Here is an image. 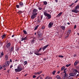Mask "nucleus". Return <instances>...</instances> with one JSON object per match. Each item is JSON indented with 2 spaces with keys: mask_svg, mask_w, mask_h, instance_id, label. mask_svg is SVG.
<instances>
[{
  "mask_svg": "<svg viewBox=\"0 0 79 79\" xmlns=\"http://www.w3.org/2000/svg\"><path fill=\"white\" fill-rule=\"evenodd\" d=\"M22 70H23V66L21 65H19L18 66L17 69H15V73H19V72L21 71Z\"/></svg>",
  "mask_w": 79,
  "mask_h": 79,
  "instance_id": "1",
  "label": "nucleus"
},
{
  "mask_svg": "<svg viewBox=\"0 0 79 79\" xmlns=\"http://www.w3.org/2000/svg\"><path fill=\"white\" fill-rule=\"evenodd\" d=\"M42 35V34L41 33V30H39L37 32V34L36 35L37 38H41Z\"/></svg>",
  "mask_w": 79,
  "mask_h": 79,
  "instance_id": "2",
  "label": "nucleus"
},
{
  "mask_svg": "<svg viewBox=\"0 0 79 79\" xmlns=\"http://www.w3.org/2000/svg\"><path fill=\"white\" fill-rule=\"evenodd\" d=\"M42 48H40L38 51H35L34 53L36 55H37V56H39V55H41L42 54L40 53H39V52L40 51L42 50Z\"/></svg>",
  "mask_w": 79,
  "mask_h": 79,
  "instance_id": "3",
  "label": "nucleus"
},
{
  "mask_svg": "<svg viewBox=\"0 0 79 79\" xmlns=\"http://www.w3.org/2000/svg\"><path fill=\"white\" fill-rule=\"evenodd\" d=\"M44 16H47V17H48V19H50V18H51V15L49 14H48L47 12H44Z\"/></svg>",
  "mask_w": 79,
  "mask_h": 79,
  "instance_id": "4",
  "label": "nucleus"
},
{
  "mask_svg": "<svg viewBox=\"0 0 79 79\" xmlns=\"http://www.w3.org/2000/svg\"><path fill=\"white\" fill-rule=\"evenodd\" d=\"M79 9L78 8H77V6H76L75 7V8L73 10H72V12H73V13H77L79 11L77 10Z\"/></svg>",
  "mask_w": 79,
  "mask_h": 79,
  "instance_id": "5",
  "label": "nucleus"
},
{
  "mask_svg": "<svg viewBox=\"0 0 79 79\" xmlns=\"http://www.w3.org/2000/svg\"><path fill=\"white\" fill-rule=\"evenodd\" d=\"M32 15L31 16V19H35L36 18V16L37 15V13H35V14H32Z\"/></svg>",
  "mask_w": 79,
  "mask_h": 79,
  "instance_id": "6",
  "label": "nucleus"
},
{
  "mask_svg": "<svg viewBox=\"0 0 79 79\" xmlns=\"http://www.w3.org/2000/svg\"><path fill=\"white\" fill-rule=\"evenodd\" d=\"M53 25V23L50 22L48 24V28H51V27H52V26Z\"/></svg>",
  "mask_w": 79,
  "mask_h": 79,
  "instance_id": "7",
  "label": "nucleus"
},
{
  "mask_svg": "<svg viewBox=\"0 0 79 79\" xmlns=\"http://www.w3.org/2000/svg\"><path fill=\"white\" fill-rule=\"evenodd\" d=\"M38 11V10L36 9H34L33 10V12L32 13V14H35V13H37L36 12H37Z\"/></svg>",
  "mask_w": 79,
  "mask_h": 79,
  "instance_id": "8",
  "label": "nucleus"
},
{
  "mask_svg": "<svg viewBox=\"0 0 79 79\" xmlns=\"http://www.w3.org/2000/svg\"><path fill=\"white\" fill-rule=\"evenodd\" d=\"M10 61H6L5 62V65L6 66H8L9 65H10Z\"/></svg>",
  "mask_w": 79,
  "mask_h": 79,
  "instance_id": "9",
  "label": "nucleus"
},
{
  "mask_svg": "<svg viewBox=\"0 0 79 79\" xmlns=\"http://www.w3.org/2000/svg\"><path fill=\"white\" fill-rule=\"evenodd\" d=\"M19 6H20V8H21V7H23V6H24V4H23V2H21L19 3Z\"/></svg>",
  "mask_w": 79,
  "mask_h": 79,
  "instance_id": "10",
  "label": "nucleus"
},
{
  "mask_svg": "<svg viewBox=\"0 0 79 79\" xmlns=\"http://www.w3.org/2000/svg\"><path fill=\"white\" fill-rule=\"evenodd\" d=\"M49 45H46V46H44L43 48H42V50H43V51H44V50H45V48H47V47H48Z\"/></svg>",
  "mask_w": 79,
  "mask_h": 79,
  "instance_id": "11",
  "label": "nucleus"
},
{
  "mask_svg": "<svg viewBox=\"0 0 79 79\" xmlns=\"http://www.w3.org/2000/svg\"><path fill=\"white\" fill-rule=\"evenodd\" d=\"M69 75L70 76L72 77H74V76H76V74L75 73H71L69 74Z\"/></svg>",
  "mask_w": 79,
  "mask_h": 79,
  "instance_id": "12",
  "label": "nucleus"
},
{
  "mask_svg": "<svg viewBox=\"0 0 79 79\" xmlns=\"http://www.w3.org/2000/svg\"><path fill=\"white\" fill-rule=\"evenodd\" d=\"M60 29H61L63 31H64V30L65 29V26H61L60 27Z\"/></svg>",
  "mask_w": 79,
  "mask_h": 79,
  "instance_id": "13",
  "label": "nucleus"
},
{
  "mask_svg": "<svg viewBox=\"0 0 79 79\" xmlns=\"http://www.w3.org/2000/svg\"><path fill=\"white\" fill-rule=\"evenodd\" d=\"M11 45V43H7V45H6V48H8L9 47H10V46Z\"/></svg>",
  "mask_w": 79,
  "mask_h": 79,
  "instance_id": "14",
  "label": "nucleus"
},
{
  "mask_svg": "<svg viewBox=\"0 0 79 79\" xmlns=\"http://www.w3.org/2000/svg\"><path fill=\"white\" fill-rule=\"evenodd\" d=\"M27 39V37H26L25 38L22 37L21 38V41H23V40H25Z\"/></svg>",
  "mask_w": 79,
  "mask_h": 79,
  "instance_id": "15",
  "label": "nucleus"
},
{
  "mask_svg": "<svg viewBox=\"0 0 79 79\" xmlns=\"http://www.w3.org/2000/svg\"><path fill=\"white\" fill-rule=\"evenodd\" d=\"M67 79H73V77H72L71 76H67Z\"/></svg>",
  "mask_w": 79,
  "mask_h": 79,
  "instance_id": "16",
  "label": "nucleus"
},
{
  "mask_svg": "<svg viewBox=\"0 0 79 79\" xmlns=\"http://www.w3.org/2000/svg\"><path fill=\"white\" fill-rule=\"evenodd\" d=\"M78 63H79V61L76 60L74 63V66H76Z\"/></svg>",
  "mask_w": 79,
  "mask_h": 79,
  "instance_id": "17",
  "label": "nucleus"
},
{
  "mask_svg": "<svg viewBox=\"0 0 79 79\" xmlns=\"http://www.w3.org/2000/svg\"><path fill=\"white\" fill-rule=\"evenodd\" d=\"M63 12H60V13L57 16V17H60V16H61L62 15Z\"/></svg>",
  "mask_w": 79,
  "mask_h": 79,
  "instance_id": "18",
  "label": "nucleus"
},
{
  "mask_svg": "<svg viewBox=\"0 0 79 79\" xmlns=\"http://www.w3.org/2000/svg\"><path fill=\"white\" fill-rule=\"evenodd\" d=\"M6 37V35L5 34H3L2 35V36H1V37H2V39H4V37Z\"/></svg>",
  "mask_w": 79,
  "mask_h": 79,
  "instance_id": "19",
  "label": "nucleus"
},
{
  "mask_svg": "<svg viewBox=\"0 0 79 79\" xmlns=\"http://www.w3.org/2000/svg\"><path fill=\"white\" fill-rule=\"evenodd\" d=\"M5 58H6V61H7L8 60V55H6L5 56Z\"/></svg>",
  "mask_w": 79,
  "mask_h": 79,
  "instance_id": "20",
  "label": "nucleus"
},
{
  "mask_svg": "<svg viewBox=\"0 0 79 79\" xmlns=\"http://www.w3.org/2000/svg\"><path fill=\"white\" fill-rule=\"evenodd\" d=\"M31 44H33L34 43H35V40L33 39L31 41Z\"/></svg>",
  "mask_w": 79,
  "mask_h": 79,
  "instance_id": "21",
  "label": "nucleus"
},
{
  "mask_svg": "<svg viewBox=\"0 0 79 79\" xmlns=\"http://www.w3.org/2000/svg\"><path fill=\"white\" fill-rule=\"evenodd\" d=\"M56 78L57 79H61L60 76L57 75L56 76Z\"/></svg>",
  "mask_w": 79,
  "mask_h": 79,
  "instance_id": "22",
  "label": "nucleus"
},
{
  "mask_svg": "<svg viewBox=\"0 0 79 79\" xmlns=\"http://www.w3.org/2000/svg\"><path fill=\"white\" fill-rule=\"evenodd\" d=\"M71 33V30H69L67 32V34H68V35H69Z\"/></svg>",
  "mask_w": 79,
  "mask_h": 79,
  "instance_id": "23",
  "label": "nucleus"
},
{
  "mask_svg": "<svg viewBox=\"0 0 79 79\" xmlns=\"http://www.w3.org/2000/svg\"><path fill=\"white\" fill-rule=\"evenodd\" d=\"M39 26V25H37L34 28V30L35 31L36 30H37V28H38V27Z\"/></svg>",
  "mask_w": 79,
  "mask_h": 79,
  "instance_id": "24",
  "label": "nucleus"
},
{
  "mask_svg": "<svg viewBox=\"0 0 79 79\" xmlns=\"http://www.w3.org/2000/svg\"><path fill=\"white\" fill-rule=\"evenodd\" d=\"M13 50H14V48L13 47H12L10 49V52H12L13 51Z\"/></svg>",
  "mask_w": 79,
  "mask_h": 79,
  "instance_id": "25",
  "label": "nucleus"
},
{
  "mask_svg": "<svg viewBox=\"0 0 79 79\" xmlns=\"http://www.w3.org/2000/svg\"><path fill=\"white\" fill-rule=\"evenodd\" d=\"M23 11L21 10H19L18 12L17 13L18 14H21V13H22Z\"/></svg>",
  "mask_w": 79,
  "mask_h": 79,
  "instance_id": "26",
  "label": "nucleus"
},
{
  "mask_svg": "<svg viewBox=\"0 0 79 79\" xmlns=\"http://www.w3.org/2000/svg\"><path fill=\"white\" fill-rule=\"evenodd\" d=\"M38 19L39 21H40V20H41L42 19V18H43V16L42 15H41V19H40L39 18V17H38Z\"/></svg>",
  "mask_w": 79,
  "mask_h": 79,
  "instance_id": "27",
  "label": "nucleus"
},
{
  "mask_svg": "<svg viewBox=\"0 0 79 79\" xmlns=\"http://www.w3.org/2000/svg\"><path fill=\"white\" fill-rule=\"evenodd\" d=\"M43 3H44V5H47V2L46 1H44L43 2Z\"/></svg>",
  "mask_w": 79,
  "mask_h": 79,
  "instance_id": "28",
  "label": "nucleus"
},
{
  "mask_svg": "<svg viewBox=\"0 0 79 79\" xmlns=\"http://www.w3.org/2000/svg\"><path fill=\"white\" fill-rule=\"evenodd\" d=\"M73 73H77V69H74L73 70Z\"/></svg>",
  "mask_w": 79,
  "mask_h": 79,
  "instance_id": "29",
  "label": "nucleus"
},
{
  "mask_svg": "<svg viewBox=\"0 0 79 79\" xmlns=\"http://www.w3.org/2000/svg\"><path fill=\"white\" fill-rule=\"evenodd\" d=\"M52 78L51 77H46L45 79H51Z\"/></svg>",
  "mask_w": 79,
  "mask_h": 79,
  "instance_id": "30",
  "label": "nucleus"
},
{
  "mask_svg": "<svg viewBox=\"0 0 79 79\" xmlns=\"http://www.w3.org/2000/svg\"><path fill=\"white\" fill-rule=\"evenodd\" d=\"M23 32L24 33V34H25V35H26L27 34V32H26V30H23Z\"/></svg>",
  "mask_w": 79,
  "mask_h": 79,
  "instance_id": "31",
  "label": "nucleus"
},
{
  "mask_svg": "<svg viewBox=\"0 0 79 79\" xmlns=\"http://www.w3.org/2000/svg\"><path fill=\"white\" fill-rule=\"evenodd\" d=\"M27 64V61H25L24 62V65H26V64Z\"/></svg>",
  "mask_w": 79,
  "mask_h": 79,
  "instance_id": "32",
  "label": "nucleus"
},
{
  "mask_svg": "<svg viewBox=\"0 0 79 79\" xmlns=\"http://www.w3.org/2000/svg\"><path fill=\"white\" fill-rule=\"evenodd\" d=\"M56 73V71L54 70L52 72V74L53 75H55V73Z\"/></svg>",
  "mask_w": 79,
  "mask_h": 79,
  "instance_id": "33",
  "label": "nucleus"
},
{
  "mask_svg": "<svg viewBox=\"0 0 79 79\" xmlns=\"http://www.w3.org/2000/svg\"><path fill=\"white\" fill-rule=\"evenodd\" d=\"M65 68V67L64 66L62 67L61 68V71H62L63 70V69H64Z\"/></svg>",
  "mask_w": 79,
  "mask_h": 79,
  "instance_id": "34",
  "label": "nucleus"
},
{
  "mask_svg": "<svg viewBox=\"0 0 79 79\" xmlns=\"http://www.w3.org/2000/svg\"><path fill=\"white\" fill-rule=\"evenodd\" d=\"M58 56L59 58H63L64 57L62 55H59Z\"/></svg>",
  "mask_w": 79,
  "mask_h": 79,
  "instance_id": "35",
  "label": "nucleus"
},
{
  "mask_svg": "<svg viewBox=\"0 0 79 79\" xmlns=\"http://www.w3.org/2000/svg\"><path fill=\"white\" fill-rule=\"evenodd\" d=\"M66 66V67H69V66H71V64H67Z\"/></svg>",
  "mask_w": 79,
  "mask_h": 79,
  "instance_id": "36",
  "label": "nucleus"
},
{
  "mask_svg": "<svg viewBox=\"0 0 79 79\" xmlns=\"http://www.w3.org/2000/svg\"><path fill=\"white\" fill-rule=\"evenodd\" d=\"M16 7L17 8H20V6H19V5H16Z\"/></svg>",
  "mask_w": 79,
  "mask_h": 79,
  "instance_id": "37",
  "label": "nucleus"
},
{
  "mask_svg": "<svg viewBox=\"0 0 79 79\" xmlns=\"http://www.w3.org/2000/svg\"><path fill=\"white\" fill-rule=\"evenodd\" d=\"M4 55V54L3 53V52H2L1 54V56H3Z\"/></svg>",
  "mask_w": 79,
  "mask_h": 79,
  "instance_id": "38",
  "label": "nucleus"
},
{
  "mask_svg": "<svg viewBox=\"0 0 79 79\" xmlns=\"http://www.w3.org/2000/svg\"><path fill=\"white\" fill-rule=\"evenodd\" d=\"M45 26H42V27L41 28V29H45Z\"/></svg>",
  "mask_w": 79,
  "mask_h": 79,
  "instance_id": "39",
  "label": "nucleus"
},
{
  "mask_svg": "<svg viewBox=\"0 0 79 79\" xmlns=\"http://www.w3.org/2000/svg\"><path fill=\"white\" fill-rule=\"evenodd\" d=\"M74 5V3H72V4H71L69 6H70V7H71V6H73V5Z\"/></svg>",
  "mask_w": 79,
  "mask_h": 79,
  "instance_id": "40",
  "label": "nucleus"
},
{
  "mask_svg": "<svg viewBox=\"0 0 79 79\" xmlns=\"http://www.w3.org/2000/svg\"><path fill=\"white\" fill-rule=\"evenodd\" d=\"M64 77H66V78H67V74H64Z\"/></svg>",
  "mask_w": 79,
  "mask_h": 79,
  "instance_id": "41",
  "label": "nucleus"
},
{
  "mask_svg": "<svg viewBox=\"0 0 79 79\" xmlns=\"http://www.w3.org/2000/svg\"><path fill=\"white\" fill-rule=\"evenodd\" d=\"M38 9L39 10H42V8L41 7H38Z\"/></svg>",
  "mask_w": 79,
  "mask_h": 79,
  "instance_id": "42",
  "label": "nucleus"
},
{
  "mask_svg": "<svg viewBox=\"0 0 79 79\" xmlns=\"http://www.w3.org/2000/svg\"><path fill=\"white\" fill-rule=\"evenodd\" d=\"M6 65H2V67H3V68H6Z\"/></svg>",
  "mask_w": 79,
  "mask_h": 79,
  "instance_id": "43",
  "label": "nucleus"
},
{
  "mask_svg": "<svg viewBox=\"0 0 79 79\" xmlns=\"http://www.w3.org/2000/svg\"><path fill=\"white\" fill-rule=\"evenodd\" d=\"M78 9H79V5H77V6H76Z\"/></svg>",
  "mask_w": 79,
  "mask_h": 79,
  "instance_id": "44",
  "label": "nucleus"
},
{
  "mask_svg": "<svg viewBox=\"0 0 79 79\" xmlns=\"http://www.w3.org/2000/svg\"><path fill=\"white\" fill-rule=\"evenodd\" d=\"M37 77V76H36L35 75H33V78H35V77Z\"/></svg>",
  "mask_w": 79,
  "mask_h": 79,
  "instance_id": "45",
  "label": "nucleus"
},
{
  "mask_svg": "<svg viewBox=\"0 0 79 79\" xmlns=\"http://www.w3.org/2000/svg\"><path fill=\"white\" fill-rule=\"evenodd\" d=\"M78 0H77L76 1H75L74 2V3H76L78 2Z\"/></svg>",
  "mask_w": 79,
  "mask_h": 79,
  "instance_id": "46",
  "label": "nucleus"
},
{
  "mask_svg": "<svg viewBox=\"0 0 79 79\" xmlns=\"http://www.w3.org/2000/svg\"><path fill=\"white\" fill-rule=\"evenodd\" d=\"M40 77V76L38 77H37L36 79H39V77Z\"/></svg>",
  "mask_w": 79,
  "mask_h": 79,
  "instance_id": "47",
  "label": "nucleus"
},
{
  "mask_svg": "<svg viewBox=\"0 0 79 79\" xmlns=\"http://www.w3.org/2000/svg\"><path fill=\"white\" fill-rule=\"evenodd\" d=\"M64 74H66V71H64Z\"/></svg>",
  "mask_w": 79,
  "mask_h": 79,
  "instance_id": "48",
  "label": "nucleus"
},
{
  "mask_svg": "<svg viewBox=\"0 0 79 79\" xmlns=\"http://www.w3.org/2000/svg\"><path fill=\"white\" fill-rule=\"evenodd\" d=\"M79 73H78V74H77L76 76V77H79Z\"/></svg>",
  "mask_w": 79,
  "mask_h": 79,
  "instance_id": "49",
  "label": "nucleus"
},
{
  "mask_svg": "<svg viewBox=\"0 0 79 79\" xmlns=\"http://www.w3.org/2000/svg\"><path fill=\"white\" fill-rule=\"evenodd\" d=\"M34 74L35 75V76H37V73H36V72H35L34 73Z\"/></svg>",
  "mask_w": 79,
  "mask_h": 79,
  "instance_id": "50",
  "label": "nucleus"
},
{
  "mask_svg": "<svg viewBox=\"0 0 79 79\" xmlns=\"http://www.w3.org/2000/svg\"><path fill=\"white\" fill-rule=\"evenodd\" d=\"M66 69H67L66 68L64 69V71H66Z\"/></svg>",
  "mask_w": 79,
  "mask_h": 79,
  "instance_id": "51",
  "label": "nucleus"
},
{
  "mask_svg": "<svg viewBox=\"0 0 79 79\" xmlns=\"http://www.w3.org/2000/svg\"><path fill=\"white\" fill-rule=\"evenodd\" d=\"M37 74H38L39 75H40V73L39 72L37 73Z\"/></svg>",
  "mask_w": 79,
  "mask_h": 79,
  "instance_id": "52",
  "label": "nucleus"
},
{
  "mask_svg": "<svg viewBox=\"0 0 79 79\" xmlns=\"http://www.w3.org/2000/svg\"><path fill=\"white\" fill-rule=\"evenodd\" d=\"M39 73H40V74H41V73H42V71H41Z\"/></svg>",
  "mask_w": 79,
  "mask_h": 79,
  "instance_id": "53",
  "label": "nucleus"
},
{
  "mask_svg": "<svg viewBox=\"0 0 79 79\" xmlns=\"http://www.w3.org/2000/svg\"><path fill=\"white\" fill-rule=\"evenodd\" d=\"M44 61H45L46 60H47V59L46 58H44Z\"/></svg>",
  "mask_w": 79,
  "mask_h": 79,
  "instance_id": "54",
  "label": "nucleus"
},
{
  "mask_svg": "<svg viewBox=\"0 0 79 79\" xmlns=\"http://www.w3.org/2000/svg\"><path fill=\"white\" fill-rule=\"evenodd\" d=\"M76 25H75L74 26V29H76Z\"/></svg>",
  "mask_w": 79,
  "mask_h": 79,
  "instance_id": "55",
  "label": "nucleus"
},
{
  "mask_svg": "<svg viewBox=\"0 0 79 79\" xmlns=\"http://www.w3.org/2000/svg\"><path fill=\"white\" fill-rule=\"evenodd\" d=\"M62 78H63V79H65V77H64V76H63L62 77Z\"/></svg>",
  "mask_w": 79,
  "mask_h": 79,
  "instance_id": "56",
  "label": "nucleus"
},
{
  "mask_svg": "<svg viewBox=\"0 0 79 79\" xmlns=\"http://www.w3.org/2000/svg\"><path fill=\"white\" fill-rule=\"evenodd\" d=\"M13 68V65H11L10 67V68Z\"/></svg>",
  "mask_w": 79,
  "mask_h": 79,
  "instance_id": "57",
  "label": "nucleus"
},
{
  "mask_svg": "<svg viewBox=\"0 0 79 79\" xmlns=\"http://www.w3.org/2000/svg\"><path fill=\"white\" fill-rule=\"evenodd\" d=\"M10 69H9L8 70V71H7V73H9V72H10Z\"/></svg>",
  "mask_w": 79,
  "mask_h": 79,
  "instance_id": "58",
  "label": "nucleus"
},
{
  "mask_svg": "<svg viewBox=\"0 0 79 79\" xmlns=\"http://www.w3.org/2000/svg\"><path fill=\"white\" fill-rule=\"evenodd\" d=\"M39 40H44V39L43 38H42V39H40Z\"/></svg>",
  "mask_w": 79,
  "mask_h": 79,
  "instance_id": "59",
  "label": "nucleus"
},
{
  "mask_svg": "<svg viewBox=\"0 0 79 79\" xmlns=\"http://www.w3.org/2000/svg\"><path fill=\"white\" fill-rule=\"evenodd\" d=\"M73 56L74 57H76V54H74Z\"/></svg>",
  "mask_w": 79,
  "mask_h": 79,
  "instance_id": "60",
  "label": "nucleus"
},
{
  "mask_svg": "<svg viewBox=\"0 0 79 79\" xmlns=\"http://www.w3.org/2000/svg\"><path fill=\"white\" fill-rule=\"evenodd\" d=\"M10 61L11 63L12 62V60H11V59H10Z\"/></svg>",
  "mask_w": 79,
  "mask_h": 79,
  "instance_id": "61",
  "label": "nucleus"
},
{
  "mask_svg": "<svg viewBox=\"0 0 79 79\" xmlns=\"http://www.w3.org/2000/svg\"><path fill=\"white\" fill-rule=\"evenodd\" d=\"M55 2L56 3H57L58 2V0H55Z\"/></svg>",
  "mask_w": 79,
  "mask_h": 79,
  "instance_id": "62",
  "label": "nucleus"
},
{
  "mask_svg": "<svg viewBox=\"0 0 79 79\" xmlns=\"http://www.w3.org/2000/svg\"><path fill=\"white\" fill-rule=\"evenodd\" d=\"M15 37V35H13L12 36V37Z\"/></svg>",
  "mask_w": 79,
  "mask_h": 79,
  "instance_id": "63",
  "label": "nucleus"
},
{
  "mask_svg": "<svg viewBox=\"0 0 79 79\" xmlns=\"http://www.w3.org/2000/svg\"><path fill=\"white\" fill-rule=\"evenodd\" d=\"M40 79H43L42 77H40Z\"/></svg>",
  "mask_w": 79,
  "mask_h": 79,
  "instance_id": "64",
  "label": "nucleus"
}]
</instances>
